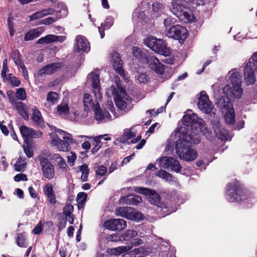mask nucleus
I'll list each match as a JSON object with an SVG mask.
<instances>
[{
	"label": "nucleus",
	"mask_w": 257,
	"mask_h": 257,
	"mask_svg": "<svg viewBox=\"0 0 257 257\" xmlns=\"http://www.w3.org/2000/svg\"><path fill=\"white\" fill-rule=\"evenodd\" d=\"M176 136L179 139L176 142V153L181 159L190 161L196 158V152L191 148L192 143L198 144L200 141L198 134L188 133L181 134L178 132Z\"/></svg>",
	"instance_id": "nucleus-1"
},
{
	"label": "nucleus",
	"mask_w": 257,
	"mask_h": 257,
	"mask_svg": "<svg viewBox=\"0 0 257 257\" xmlns=\"http://www.w3.org/2000/svg\"><path fill=\"white\" fill-rule=\"evenodd\" d=\"M119 94L117 92L114 86H111L108 89V93H111L113 96L118 95L117 98L115 97L114 101L116 106L120 110L127 112L132 108V99L125 93L124 89L119 82L116 83Z\"/></svg>",
	"instance_id": "nucleus-2"
},
{
	"label": "nucleus",
	"mask_w": 257,
	"mask_h": 257,
	"mask_svg": "<svg viewBox=\"0 0 257 257\" xmlns=\"http://www.w3.org/2000/svg\"><path fill=\"white\" fill-rule=\"evenodd\" d=\"M183 125L187 126V132L181 134H187L188 133L197 134L202 132L204 135L209 134L208 129L205 127L204 121L201 118H199L194 113L185 114L182 118Z\"/></svg>",
	"instance_id": "nucleus-3"
},
{
	"label": "nucleus",
	"mask_w": 257,
	"mask_h": 257,
	"mask_svg": "<svg viewBox=\"0 0 257 257\" xmlns=\"http://www.w3.org/2000/svg\"><path fill=\"white\" fill-rule=\"evenodd\" d=\"M187 9V2L185 0H172L170 9L171 12L185 23L191 22L193 17L185 10Z\"/></svg>",
	"instance_id": "nucleus-4"
},
{
	"label": "nucleus",
	"mask_w": 257,
	"mask_h": 257,
	"mask_svg": "<svg viewBox=\"0 0 257 257\" xmlns=\"http://www.w3.org/2000/svg\"><path fill=\"white\" fill-rule=\"evenodd\" d=\"M254 72L257 73V52L252 55L244 68V80L247 85H252L255 83Z\"/></svg>",
	"instance_id": "nucleus-5"
},
{
	"label": "nucleus",
	"mask_w": 257,
	"mask_h": 257,
	"mask_svg": "<svg viewBox=\"0 0 257 257\" xmlns=\"http://www.w3.org/2000/svg\"><path fill=\"white\" fill-rule=\"evenodd\" d=\"M246 193L236 183H230L227 186L226 197L229 202H238L246 199Z\"/></svg>",
	"instance_id": "nucleus-6"
},
{
	"label": "nucleus",
	"mask_w": 257,
	"mask_h": 257,
	"mask_svg": "<svg viewBox=\"0 0 257 257\" xmlns=\"http://www.w3.org/2000/svg\"><path fill=\"white\" fill-rule=\"evenodd\" d=\"M145 44L155 52L165 56L171 54L170 49L167 48L164 42L161 39L156 38H149L145 41Z\"/></svg>",
	"instance_id": "nucleus-7"
},
{
	"label": "nucleus",
	"mask_w": 257,
	"mask_h": 257,
	"mask_svg": "<svg viewBox=\"0 0 257 257\" xmlns=\"http://www.w3.org/2000/svg\"><path fill=\"white\" fill-rule=\"evenodd\" d=\"M134 190L145 195H149L148 201L152 204L162 209L167 208L166 204L161 202L160 196L155 191L144 187H136Z\"/></svg>",
	"instance_id": "nucleus-8"
},
{
	"label": "nucleus",
	"mask_w": 257,
	"mask_h": 257,
	"mask_svg": "<svg viewBox=\"0 0 257 257\" xmlns=\"http://www.w3.org/2000/svg\"><path fill=\"white\" fill-rule=\"evenodd\" d=\"M228 74L230 75L229 77L232 85L230 92L235 97L240 98L243 91L241 87L242 76L238 72L231 71Z\"/></svg>",
	"instance_id": "nucleus-9"
},
{
	"label": "nucleus",
	"mask_w": 257,
	"mask_h": 257,
	"mask_svg": "<svg viewBox=\"0 0 257 257\" xmlns=\"http://www.w3.org/2000/svg\"><path fill=\"white\" fill-rule=\"evenodd\" d=\"M166 36L178 40L180 43H183L188 37V31L184 27L177 25L170 28L166 32Z\"/></svg>",
	"instance_id": "nucleus-10"
},
{
	"label": "nucleus",
	"mask_w": 257,
	"mask_h": 257,
	"mask_svg": "<svg viewBox=\"0 0 257 257\" xmlns=\"http://www.w3.org/2000/svg\"><path fill=\"white\" fill-rule=\"evenodd\" d=\"M37 159L40 162L41 170L44 177L49 180L52 179L55 176V170L52 164L49 159L42 155H39Z\"/></svg>",
	"instance_id": "nucleus-11"
},
{
	"label": "nucleus",
	"mask_w": 257,
	"mask_h": 257,
	"mask_svg": "<svg viewBox=\"0 0 257 257\" xmlns=\"http://www.w3.org/2000/svg\"><path fill=\"white\" fill-rule=\"evenodd\" d=\"M93 110L94 111L95 119L100 122H106L112 120L118 116L114 112L113 107L110 108V111L113 114L112 117L107 111L100 109L99 103L97 101H95V106H94V108Z\"/></svg>",
	"instance_id": "nucleus-12"
},
{
	"label": "nucleus",
	"mask_w": 257,
	"mask_h": 257,
	"mask_svg": "<svg viewBox=\"0 0 257 257\" xmlns=\"http://www.w3.org/2000/svg\"><path fill=\"white\" fill-rule=\"evenodd\" d=\"M116 214L131 220H140L143 216L141 213L131 207L118 208L116 209Z\"/></svg>",
	"instance_id": "nucleus-13"
},
{
	"label": "nucleus",
	"mask_w": 257,
	"mask_h": 257,
	"mask_svg": "<svg viewBox=\"0 0 257 257\" xmlns=\"http://www.w3.org/2000/svg\"><path fill=\"white\" fill-rule=\"evenodd\" d=\"M87 82L92 88V92L96 99H101L102 94L100 92V85L99 75L94 72H92L88 75Z\"/></svg>",
	"instance_id": "nucleus-14"
},
{
	"label": "nucleus",
	"mask_w": 257,
	"mask_h": 257,
	"mask_svg": "<svg viewBox=\"0 0 257 257\" xmlns=\"http://www.w3.org/2000/svg\"><path fill=\"white\" fill-rule=\"evenodd\" d=\"M198 106L200 110L205 113H210L212 112L214 107L211 102L209 100L208 97L205 91L200 92V96L198 99Z\"/></svg>",
	"instance_id": "nucleus-15"
},
{
	"label": "nucleus",
	"mask_w": 257,
	"mask_h": 257,
	"mask_svg": "<svg viewBox=\"0 0 257 257\" xmlns=\"http://www.w3.org/2000/svg\"><path fill=\"white\" fill-rule=\"evenodd\" d=\"M103 226L111 230L120 231L126 226V222L122 219H112L105 221Z\"/></svg>",
	"instance_id": "nucleus-16"
},
{
	"label": "nucleus",
	"mask_w": 257,
	"mask_h": 257,
	"mask_svg": "<svg viewBox=\"0 0 257 257\" xmlns=\"http://www.w3.org/2000/svg\"><path fill=\"white\" fill-rule=\"evenodd\" d=\"M111 62L115 71L119 74L124 80H126V76L124 70L122 68V62L118 53L114 52L112 53Z\"/></svg>",
	"instance_id": "nucleus-17"
},
{
	"label": "nucleus",
	"mask_w": 257,
	"mask_h": 257,
	"mask_svg": "<svg viewBox=\"0 0 257 257\" xmlns=\"http://www.w3.org/2000/svg\"><path fill=\"white\" fill-rule=\"evenodd\" d=\"M212 125L215 136L218 139L222 141L226 140L227 139L228 137V131L222 126L219 121L213 120Z\"/></svg>",
	"instance_id": "nucleus-18"
},
{
	"label": "nucleus",
	"mask_w": 257,
	"mask_h": 257,
	"mask_svg": "<svg viewBox=\"0 0 257 257\" xmlns=\"http://www.w3.org/2000/svg\"><path fill=\"white\" fill-rule=\"evenodd\" d=\"M51 140L50 143L52 146H57L59 150L66 152L69 150V144L66 141L62 140L59 139L58 136L55 134H50Z\"/></svg>",
	"instance_id": "nucleus-19"
},
{
	"label": "nucleus",
	"mask_w": 257,
	"mask_h": 257,
	"mask_svg": "<svg viewBox=\"0 0 257 257\" xmlns=\"http://www.w3.org/2000/svg\"><path fill=\"white\" fill-rule=\"evenodd\" d=\"M150 67L158 73L162 74L164 71V66L160 62L159 59L152 56H149L146 61Z\"/></svg>",
	"instance_id": "nucleus-20"
},
{
	"label": "nucleus",
	"mask_w": 257,
	"mask_h": 257,
	"mask_svg": "<svg viewBox=\"0 0 257 257\" xmlns=\"http://www.w3.org/2000/svg\"><path fill=\"white\" fill-rule=\"evenodd\" d=\"M21 134L24 139L39 138L42 136V133L40 131H36L26 125H22L20 128Z\"/></svg>",
	"instance_id": "nucleus-21"
},
{
	"label": "nucleus",
	"mask_w": 257,
	"mask_h": 257,
	"mask_svg": "<svg viewBox=\"0 0 257 257\" xmlns=\"http://www.w3.org/2000/svg\"><path fill=\"white\" fill-rule=\"evenodd\" d=\"M216 104L222 112L233 108L232 104L227 95H223L216 99Z\"/></svg>",
	"instance_id": "nucleus-22"
},
{
	"label": "nucleus",
	"mask_w": 257,
	"mask_h": 257,
	"mask_svg": "<svg viewBox=\"0 0 257 257\" xmlns=\"http://www.w3.org/2000/svg\"><path fill=\"white\" fill-rule=\"evenodd\" d=\"M76 44L75 49L78 52L82 51L87 52L90 49L89 43L85 37L82 36H77L76 38Z\"/></svg>",
	"instance_id": "nucleus-23"
},
{
	"label": "nucleus",
	"mask_w": 257,
	"mask_h": 257,
	"mask_svg": "<svg viewBox=\"0 0 257 257\" xmlns=\"http://www.w3.org/2000/svg\"><path fill=\"white\" fill-rule=\"evenodd\" d=\"M61 68L60 63H51L41 69L38 72L39 75L43 76L44 74L50 75L56 72Z\"/></svg>",
	"instance_id": "nucleus-24"
},
{
	"label": "nucleus",
	"mask_w": 257,
	"mask_h": 257,
	"mask_svg": "<svg viewBox=\"0 0 257 257\" xmlns=\"http://www.w3.org/2000/svg\"><path fill=\"white\" fill-rule=\"evenodd\" d=\"M56 14L55 17H49L42 21V24L44 25H50L57 21L59 19L62 17H65L67 14V11L65 9H62L60 11H55L53 12Z\"/></svg>",
	"instance_id": "nucleus-25"
},
{
	"label": "nucleus",
	"mask_w": 257,
	"mask_h": 257,
	"mask_svg": "<svg viewBox=\"0 0 257 257\" xmlns=\"http://www.w3.org/2000/svg\"><path fill=\"white\" fill-rule=\"evenodd\" d=\"M120 203H125L128 205H137L142 201V198L139 196L130 195L121 197L119 200Z\"/></svg>",
	"instance_id": "nucleus-26"
},
{
	"label": "nucleus",
	"mask_w": 257,
	"mask_h": 257,
	"mask_svg": "<svg viewBox=\"0 0 257 257\" xmlns=\"http://www.w3.org/2000/svg\"><path fill=\"white\" fill-rule=\"evenodd\" d=\"M54 12V10L51 8L44 9L41 11L37 12L29 16V21L32 22L34 20L42 18L46 16L53 15Z\"/></svg>",
	"instance_id": "nucleus-27"
},
{
	"label": "nucleus",
	"mask_w": 257,
	"mask_h": 257,
	"mask_svg": "<svg viewBox=\"0 0 257 257\" xmlns=\"http://www.w3.org/2000/svg\"><path fill=\"white\" fill-rule=\"evenodd\" d=\"M42 27H39L28 32L25 35L24 40L26 41H31L38 37L43 32Z\"/></svg>",
	"instance_id": "nucleus-28"
},
{
	"label": "nucleus",
	"mask_w": 257,
	"mask_h": 257,
	"mask_svg": "<svg viewBox=\"0 0 257 257\" xmlns=\"http://www.w3.org/2000/svg\"><path fill=\"white\" fill-rule=\"evenodd\" d=\"M33 115L32 119L33 122L40 127H43L44 125L42 114L39 110L36 107L33 108Z\"/></svg>",
	"instance_id": "nucleus-29"
},
{
	"label": "nucleus",
	"mask_w": 257,
	"mask_h": 257,
	"mask_svg": "<svg viewBox=\"0 0 257 257\" xmlns=\"http://www.w3.org/2000/svg\"><path fill=\"white\" fill-rule=\"evenodd\" d=\"M74 208L73 205L67 204L65 205L63 210V214L65 216L66 219H68L70 224H73L74 221L73 215L72 212Z\"/></svg>",
	"instance_id": "nucleus-30"
},
{
	"label": "nucleus",
	"mask_w": 257,
	"mask_h": 257,
	"mask_svg": "<svg viewBox=\"0 0 257 257\" xmlns=\"http://www.w3.org/2000/svg\"><path fill=\"white\" fill-rule=\"evenodd\" d=\"M83 103L85 111H88L91 108L93 109L94 108V106H95V102H93L92 101L91 95L87 93L84 95Z\"/></svg>",
	"instance_id": "nucleus-31"
},
{
	"label": "nucleus",
	"mask_w": 257,
	"mask_h": 257,
	"mask_svg": "<svg viewBox=\"0 0 257 257\" xmlns=\"http://www.w3.org/2000/svg\"><path fill=\"white\" fill-rule=\"evenodd\" d=\"M51 159L60 169H66L68 168L65 160L58 154H53Z\"/></svg>",
	"instance_id": "nucleus-32"
},
{
	"label": "nucleus",
	"mask_w": 257,
	"mask_h": 257,
	"mask_svg": "<svg viewBox=\"0 0 257 257\" xmlns=\"http://www.w3.org/2000/svg\"><path fill=\"white\" fill-rule=\"evenodd\" d=\"M132 50L134 56L136 58L140 60L141 61H144V60H145V61H146L148 56H147L144 52H143L140 48L133 47L132 48Z\"/></svg>",
	"instance_id": "nucleus-33"
},
{
	"label": "nucleus",
	"mask_w": 257,
	"mask_h": 257,
	"mask_svg": "<svg viewBox=\"0 0 257 257\" xmlns=\"http://www.w3.org/2000/svg\"><path fill=\"white\" fill-rule=\"evenodd\" d=\"M224 114V118L225 121L228 124H233L235 122V113L233 108L223 111Z\"/></svg>",
	"instance_id": "nucleus-34"
},
{
	"label": "nucleus",
	"mask_w": 257,
	"mask_h": 257,
	"mask_svg": "<svg viewBox=\"0 0 257 257\" xmlns=\"http://www.w3.org/2000/svg\"><path fill=\"white\" fill-rule=\"evenodd\" d=\"M170 157L163 156L159 158L156 161V163L160 167L166 169H169V164L171 160Z\"/></svg>",
	"instance_id": "nucleus-35"
},
{
	"label": "nucleus",
	"mask_w": 257,
	"mask_h": 257,
	"mask_svg": "<svg viewBox=\"0 0 257 257\" xmlns=\"http://www.w3.org/2000/svg\"><path fill=\"white\" fill-rule=\"evenodd\" d=\"M4 82H9V83L13 87H18L20 84L21 81L16 77L12 76V74H9L6 75V79H3Z\"/></svg>",
	"instance_id": "nucleus-36"
},
{
	"label": "nucleus",
	"mask_w": 257,
	"mask_h": 257,
	"mask_svg": "<svg viewBox=\"0 0 257 257\" xmlns=\"http://www.w3.org/2000/svg\"><path fill=\"white\" fill-rule=\"evenodd\" d=\"M136 136L135 133L131 130H126L123 134L122 137L118 138L117 140L119 142L125 143L128 140L133 139Z\"/></svg>",
	"instance_id": "nucleus-37"
},
{
	"label": "nucleus",
	"mask_w": 257,
	"mask_h": 257,
	"mask_svg": "<svg viewBox=\"0 0 257 257\" xmlns=\"http://www.w3.org/2000/svg\"><path fill=\"white\" fill-rule=\"evenodd\" d=\"M58 98V94L55 92H50L48 93L47 96V103L45 104V105L47 107H50V104L49 103H51L52 104L56 103L57 102Z\"/></svg>",
	"instance_id": "nucleus-38"
},
{
	"label": "nucleus",
	"mask_w": 257,
	"mask_h": 257,
	"mask_svg": "<svg viewBox=\"0 0 257 257\" xmlns=\"http://www.w3.org/2000/svg\"><path fill=\"white\" fill-rule=\"evenodd\" d=\"M57 113L62 116H66L69 111V107L66 103H62L57 106Z\"/></svg>",
	"instance_id": "nucleus-39"
},
{
	"label": "nucleus",
	"mask_w": 257,
	"mask_h": 257,
	"mask_svg": "<svg viewBox=\"0 0 257 257\" xmlns=\"http://www.w3.org/2000/svg\"><path fill=\"white\" fill-rule=\"evenodd\" d=\"M168 166H169V169H170L172 171L177 173L179 172L182 169V167L179 161L172 157L171 158V160Z\"/></svg>",
	"instance_id": "nucleus-40"
},
{
	"label": "nucleus",
	"mask_w": 257,
	"mask_h": 257,
	"mask_svg": "<svg viewBox=\"0 0 257 257\" xmlns=\"http://www.w3.org/2000/svg\"><path fill=\"white\" fill-rule=\"evenodd\" d=\"M26 165V162L25 159L22 157H19L16 163L14 165V168L16 171L19 172H23Z\"/></svg>",
	"instance_id": "nucleus-41"
},
{
	"label": "nucleus",
	"mask_w": 257,
	"mask_h": 257,
	"mask_svg": "<svg viewBox=\"0 0 257 257\" xmlns=\"http://www.w3.org/2000/svg\"><path fill=\"white\" fill-rule=\"evenodd\" d=\"M55 35H48L39 39L36 42L38 44H49L55 42Z\"/></svg>",
	"instance_id": "nucleus-42"
},
{
	"label": "nucleus",
	"mask_w": 257,
	"mask_h": 257,
	"mask_svg": "<svg viewBox=\"0 0 257 257\" xmlns=\"http://www.w3.org/2000/svg\"><path fill=\"white\" fill-rule=\"evenodd\" d=\"M156 175L166 181H172L173 177L172 174L165 170H160L156 173Z\"/></svg>",
	"instance_id": "nucleus-43"
},
{
	"label": "nucleus",
	"mask_w": 257,
	"mask_h": 257,
	"mask_svg": "<svg viewBox=\"0 0 257 257\" xmlns=\"http://www.w3.org/2000/svg\"><path fill=\"white\" fill-rule=\"evenodd\" d=\"M95 170L96 177L105 176L107 173L106 168L103 165L95 167Z\"/></svg>",
	"instance_id": "nucleus-44"
},
{
	"label": "nucleus",
	"mask_w": 257,
	"mask_h": 257,
	"mask_svg": "<svg viewBox=\"0 0 257 257\" xmlns=\"http://www.w3.org/2000/svg\"><path fill=\"white\" fill-rule=\"evenodd\" d=\"M137 232L133 230H129L126 231L122 235L123 240H128L130 239L133 238L137 235Z\"/></svg>",
	"instance_id": "nucleus-45"
},
{
	"label": "nucleus",
	"mask_w": 257,
	"mask_h": 257,
	"mask_svg": "<svg viewBox=\"0 0 257 257\" xmlns=\"http://www.w3.org/2000/svg\"><path fill=\"white\" fill-rule=\"evenodd\" d=\"M26 235L24 233H21L18 236L17 239V243L18 245L20 247H25L27 246V244L25 242Z\"/></svg>",
	"instance_id": "nucleus-46"
},
{
	"label": "nucleus",
	"mask_w": 257,
	"mask_h": 257,
	"mask_svg": "<svg viewBox=\"0 0 257 257\" xmlns=\"http://www.w3.org/2000/svg\"><path fill=\"white\" fill-rule=\"evenodd\" d=\"M16 94L17 97L20 100H24L26 98V93L23 88L17 89Z\"/></svg>",
	"instance_id": "nucleus-47"
},
{
	"label": "nucleus",
	"mask_w": 257,
	"mask_h": 257,
	"mask_svg": "<svg viewBox=\"0 0 257 257\" xmlns=\"http://www.w3.org/2000/svg\"><path fill=\"white\" fill-rule=\"evenodd\" d=\"M107 239L109 241H120L123 240L122 236H120L118 233H114L109 235L107 237Z\"/></svg>",
	"instance_id": "nucleus-48"
},
{
	"label": "nucleus",
	"mask_w": 257,
	"mask_h": 257,
	"mask_svg": "<svg viewBox=\"0 0 257 257\" xmlns=\"http://www.w3.org/2000/svg\"><path fill=\"white\" fill-rule=\"evenodd\" d=\"M87 194L84 192H80L77 196V201L79 204H83L86 201Z\"/></svg>",
	"instance_id": "nucleus-49"
},
{
	"label": "nucleus",
	"mask_w": 257,
	"mask_h": 257,
	"mask_svg": "<svg viewBox=\"0 0 257 257\" xmlns=\"http://www.w3.org/2000/svg\"><path fill=\"white\" fill-rule=\"evenodd\" d=\"M67 220V219H66L65 218H64L62 216L59 217L57 224L59 231H61L66 227Z\"/></svg>",
	"instance_id": "nucleus-50"
},
{
	"label": "nucleus",
	"mask_w": 257,
	"mask_h": 257,
	"mask_svg": "<svg viewBox=\"0 0 257 257\" xmlns=\"http://www.w3.org/2000/svg\"><path fill=\"white\" fill-rule=\"evenodd\" d=\"M7 63V59L6 58L3 60V69L1 73V76L3 79H6V75H7L6 73L9 71Z\"/></svg>",
	"instance_id": "nucleus-51"
},
{
	"label": "nucleus",
	"mask_w": 257,
	"mask_h": 257,
	"mask_svg": "<svg viewBox=\"0 0 257 257\" xmlns=\"http://www.w3.org/2000/svg\"><path fill=\"white\" fill-rule=\"evenodd\" d=\"M103 136H99L94 139V141L96 142L95 146L92 149L91 152L92 154H95L99 149L101 147L100 142L99 141L100 138H103Z\"/></svg>",
	"instance_id": "nucleus-52"
},
{
	"label": "nucleus",
	"mask_w": 257,
	"mask_h": 257,
	"mask_svg": "<svg viewBox=\"0 0 257 257\" xmlns=\"http://www.w3.org/2000/svg\"><path fill=\"white\" fill-rule=\"evenodd\" d=\"M152 8L154 12H159L164 9V6L160 2H156L152 4Z\"/></svg>",
	"instance_id": "nucleus-53"
},
{
	"label": "nucleus",
	"mask_w": 257,
	"mask_h": 257,
	"mask_svg": "<svg viewBox=\"0 0 257 257\" xmlns=\"http://www.w3.org/2000/svg\"><path fill=\"white\" fill-rule=\"evenodd\" d=\"M43 191L46 196L54 193L52 185L51 184H46L44 187Z\"/></svg>",
	"instance_id": "nucleus-54"
},
{
	"label": "nucleus",
	"mask_w": 257,
	"mask_h": 257,
	"mask_svg": "<svg viewBox=\"0 0 257 257\" xmlns=\"http://www.w3.org/2000/svg\"><path fill=\"white\" fill-rule=\"evenodd\" d=\"M143 243V241L141 239H140L139 238H136L132 239L131 241V243H130L131 245H130V246H132V248H133L134 246H138Z\"/></svg>",
	"instance_id": "nucleus-55"
},
{
	"label": "nucleus",
	"mask_w": 257,
	"mask_h": 257,
	"mask_svg": "<svg viewBox=\"0 0 257 257\" xmlns=\"http://www.w3.org/2000/svg\"><path fill=\"white\" fill-rule=\"evenodd\" d=\"M15 181L19 182L20 181H27L28 178L26 175L24 174H19L14 177Z\"/></svg>",
	"instance_id": "nucleus-56"
},
{
	"label": "nucleus",
	"mask_w": 257,
	"mask_h": 257,
	"mask_svg": "<svg viewBox=\"0 0 257 257\" xmlns=\"http://www.w3.org/2000/svg\"><path fill=\"white\" fill-rule=\"evenodd\" d=\"M113 24V20L111 18H108L105 21L104 24H101V26L106 29H109Z\"/></svg>",
	"instance_id": "nucleus-57"
},
{
	"label": "nucleus",
	"mask_w": 257,
	"mask_h": 257,
	"mask_svg": "<svg viewBox=\"0 0 257 257\" xmlns=\"http://www.w3.org/2000/svg\"><path fill=\"white\" fill-rule=\"evenodd\" d=\"M15 63L21 68L22 71L24 73V77L26 78L25 73H26V75L28 76V72L24 63L20 60H19L18 61H15Z\"/></svg>",
	"instance_id": "nucleus-58"
},
{
	"label": "nucleus",
	"mask_w": 257,
	"mask_h": 257,
	"mask_svg": "<svg viewBox=\"0 0 257 257\" xmlns=\"http://www.w3.org/2000/svg\"><path fill=\"white\" fill-rule=\"evenodd\" d=\"M132 249V246H130V245L127 246H122L117 247V249H118L120 252V254L121 253H124L128 251L129 250Z\"/></svg>",
	"instance_id": "nucleus-59"
},
{
	"label": "nucleus",
	"mask_w": 257,
	"mask_h": 257,
	"mask_svg": "<svg viewBox=\"0 0 257 257\" xmlns=\"http://www.w3.org/2000/svg\"><path fill=\"white\" fill-rule=\"evenodd\" d=\"M42 229V225L41 222H40L34 228L33 232L35 234H39Z\"/></svg>",
	"instance_id": "nucleus-60"
},
{
	"label": "nucleus",
	"mask_w": 257,
	"mask_h": 257,
	"mask_svg": "<svg viewBox=\"0 0 257 257\" xmlns=\"http://www.w3.org/2000/svg\"><path fill=\"white\" fill-rule=\"evenodd\" d=\"M5 121H0V128L2 132V133L5 135L8 136L9 135V131L7 128V127L6 125L3 124V123H4Z\"/></svg>",
	"instance_id": "nucleus-61"
},
{
	"label": "nucleus",
	"mask_w": 257,
	"mask_h": 257,
	"mask_svg": "<svg viewBox=\"0 0 257 257\" xmlns=\"http://www.w3.org/2000/svg\"><path fill=\"white\" fill-rule=\"evenodd\" d=\"M138 80L140 83H145L147 81V76L144 73H141L139 75Z\"/></svg>",
	"instance_id": "nucleus-62"
},
{
	"label": "nucleus",
	"mask_w": 257,
	"mask_h": 257,
	"mask_svg": "<svg viewBox=\"0 0 257 257\" xmlns=\"http://www.w3.org/2000/svg\"><path fill=\"white\" fill-rule=\"evenodd\" d=\"M76 159V155L72 152L70 153V155L68 156L67 161L70 163H73Z\"/></svg>",
	"instance_id": "nucleus-63"
},
{
	"label": "nucleus",
	"mask_w": 257,
	"mask_h": 257,
	"mask_svg": "<svg viewBox=\"0 0 257 257\" xmlns=\"http://www.w3.org/2000/svg\"><path fill=\"white\" fill-rule=\"evenodd\" d=\"M47 197H48V200L51 204H54L56 203V199L54 193L47 195Z\"/></svg>",
	"instance_id": "nucleus-64"
}]
</instances>
